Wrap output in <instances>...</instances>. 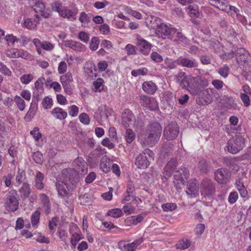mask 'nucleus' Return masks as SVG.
<instances>
[{
    "mask_svg": "<svg viewBox=\"0 0 251 251\" xmlns=\"http://www.w3.org/2000/svg\"><path fill=\"white\" fill-rule=\"evenodd\" d=\"M162 130V126L159 123L150 122L145 132L139 136L141 144L145 146L154 145L160 139Z\"/></svg>",
    "mask_w": 251,
    "mask_h": 251,
    "instance_id": "f257e3e1",
    "label": "nucleus"
},
{
    "mask_svg": "<svg viewBox=\"0 0 251 251\" xmlns=\"http://www.w3.org/2000/svg\"><path fill=\"white\" fill-rule=\"evenodd\" d=\"M245 142L244 136L236 135L227 141L226 148L229 153L234 154L243 150L245 146Z\"/></svg>",
    "mask_w": 251,
    "mask_h": 251,
    "instance_id": "f03ea898",
    "label": "nucleus"
},
{
    "mask_svg": "<svg viewBox=\"0 0 251 251\" xmlns=\"http://www.w3.org/2000/svg\"><path fill=\"white\" fill-rule=\"evenodd\" d=\"M17 195V191L14 190L9 191L5 195L4 205L7 211L14 212L18 209L19 203Z\"/></svg>",
    "mask_w": 251,
    "mask_h": 251,
    "instance_id": "7ed1b4c3",
    "label": "nucleus"
},
{
    "mask_svg": "<svg viewBox=\"0 0 251 251\" xmlns=\"http://www.w3.org/2000/svg\"><path fill=\"white\" fill-rule=\"evenodd\" d=\"M150 157H152L154 153L149 149H146L142 153H140L135 158V164L137 168L141 169L147 168L150 164V161L148 159L146 155Z\"/></svg>",
    "mask_w": 251,
    "mask_h": 251,
    "instance_id": "20e7f679",
    "label": "nucleus"
},
{
    "mask_svg": "<svg viewBox=\"0 0 251 251\" xmlns=\"http://www.w3.org/2000/svg\"><path fill=\"white\" fill-rule=\"evenodd\" d=\"M201 191L204 197H212L216 192L215 184L212 180L205 178L201 182Z\"/></svg>",
    "mask_w": 251,
    "mask_h": 251,
    "instance_id": "39448f33",
    "label": "nucleus"
},
{
    "mask_svg": "<svg viewBox=\"0 0 251 251\" xmlns=\"http://www.w3.org/2000/svg\"><path fill=\"white\" fill-rule=\"evenodd\" d=\"M179 133V127L176 122L168 124L164 129V136L168 140L175 139Z\"/></svg>",
    "mask_w": 251,
    "mask_h": 251,
    "instance_id": "423d86ee",
    "label": "nucleus"
},
{
    "mask_svg": "<svg viewBox=\"0 0 251 251\" xmlns=\"http://www.w3.org/2000/svg\"><path fill=\"white\" fill-rule=\"evenodd\" d=\"M176 28L168 25L166 24L163 23L161 26L156 29V33L157 35L164 39L169 38L171 39L174 33Z\"/></svg>",
    "mask_w": 251,
    "mask_h": 251,
    "instance_id": "0eeeda50",
    "label": "nucleus"
},
{
    "mask_svg": "<svg viewBox=\"0 0 251 251\" xmlns=\"http://www.w3.org/2000/svg\"><path fill=\"white\" fill-rule=\"evenodd\" d=\"M230 176L229 171L224 168L218 169L214 174L215 180L221 184H226L229 180Z\"/></svg>",
    "mask_w": 251,
    "mask_h": 251,
    "instance_id": "6e6552de",
    "label": "nucleus"
},
{
    "mask_svg": "<svg viewBox=\"0 0 251 251\" xmlns=\"http://www.w3.org/2000/svg\"><path fill=\"white\" fill-rule=\"evenodd\" d=\"M39 54H42V49L46 51H51L54 48L53 45L49 41L41 42L39 39L35 38L32 41Z\"/></svg>",
    "mask_w": 251,
    "mask_h": 251,
    "instance_id": "1a4fd4ad",
    "label": "nucleus"
},
{
    "mask_svg": "<svg viewBox=\"0 0 251 251\" xmlns=\"http://www.w3.org/2000/svg\"><path fill=\"white\" fill-rule=\"evenodd\" d=\"M134 119L135 116L129 109H125L122 113V123L125 127L127 128L132 126Z\"/></svg>",
    "mask_w": 251,
    "mask_h": 251,
    "instance_id": "9d476101",
    "label": "nucleus"
},
{
    "mask_svg": "<svg viewBox=\"0 0 251 251\" xmlns=\"http://www.w3.org/2000/svg\"><path fill=\"white\" fill-rule=\"evenodd\" d=\"M140 98L141 104L149 110H155L158 108V103L154 98L147 96H142Z\"/></svg>",
    "mask_w": 251,
    "mask_h": 251,
    "instance_id": "9b49d317",
    "label": "nucleus"
},
{
    "mask_svg": "<svg viewBox=\"0 0 251 251\" xmlns=\"http://www.w3.org/2000/svg\"><path fill=\"white\" fill-rule=\"evenodd\" d=\"M151 45L145 40H138L136 45V50L141 53L147 55L151 50Z\"/></svg>",
    "mask_w": 251,
    "mask_h": 251,
    "instance_id": "f8f14e48",
    "label": "nucleus"
},
{
    "mask_svg": "<svg viewBox=\"0 0 251 251\" xmlns=\"http://www.w3.org/2000/svg\"><path fill=\"white\" fill-rule=\"evenodd\" d=\"M187 190L186 192L189 197H195L199 190V183L198 180L196 179L190 180L187 184Z\"/></svg>",
    "mask_w": 251,
    "mask_h": 251,
    "instance_id": "ddd939ff",
    "label": "nucleus"
},
{
    "mask_svg": "<svg viewBox=\"0 0 251 251\" xmlns=\"http://www.w3.org/2000/svg\"><path fill=\"white\" fill-rule=\"evenodd\" d=\"M176 62L179 65L188 68H196L198 66V63L195 59L180 58L176 60Z\"/></svg>",
    "mask_w": 251,
    "mask_h": 251,
    "instance_id": "4468645a",
    "label": "nucleus"
},
{
    "mask_svg": "<svg viewBox=\"0 0 251 251\" xmlns=\"http://www.w3.org/2000/svg\"><path fill=\"white\" fill-rule=\"evenodd\" d=\"M177 165V159L174 158H172L164 168L165 175L167 177H170L172 173L176 170Z\"/></svg>",
    "mask_w": 251,
    "mask_h": 251,
    "instance_id": "2eb2a0df",
    "label": "nucleus"
},
{
    "mask_svg": "<svg viewBox=\"0 0 251 251\" xmlns=\"http://www.w3.org/2000/svg\"><path fill=\"white\" fill-rule=\"evenodd\" d=\"M58 195L62 198L68 196L69 194L67 183L61 181L56 182L55 184Z\"/></svg>",
    "mask_w": 251,
    "mask_h": 251,
    "instance_id": "dca6fc26",
    "label": "nucleus"
},
{
    "mask_svg": "<svg viewBox=\"0 0 251 251\" xmlns=\"http://www.w3.org/2000/svg\"><path fill=\"white\" fill-rule=\"evenodd\" d=\"M221 102L223 106L229 109H238V106L235 102L234 99L231 97L225 96L223 97Z\"/></svg>",
    "mask_w": 251,
    "mask_h": 251,
    "instance_id": "f3484780",
    "label": "nucleus"
},
{
    "mask_svg": "<svg viewBox=\"0 0 251 251\" xmlns=\"http://www.w3.org/2000/svg\"><path fill=\"white\" fill-rule=\"evenodd\" d=\"M63 44L64 46L70 48L77 51H82L85 50V46L80 42L72 40H66L64 41Z\"/></svg>",
    "mask_w": 251,
    "mask_h": 251,
    "instance_id": "a211bd4d",
    "label": "nucleus"
},
{
    "mask_svg": "<svg viewBox=\"0 0 251 251\" xmlns=\"http://www.w3.org/2000/svg\"><path fill=\"white\" fill-rule=\"evenodd\" d=\"M39 22V15L37 14L36 15V18L25 19L23 23V25L28 29H34Z\"/></svg>",
    "mask_w": 251,
    "mask_h": 251,
    "instance_id": "6ab92c4d",
    "label": "nucleus"
},
{
    "mask_svg": "<svg viewBox=\"0 0 251 251\" xmlns=\"http://www.w3.org/2000/svg\"><path fill=\"white\" fill-rule=\"evenodd\" d=\"M38 100H32L30 107L25 115L24 119L26 122H29L34 117L37 109V102Z\"/></svg>",
    "mask_w": 251,
    "mask_h": 251,
    "instance_id": "aec40b11",
    "label": "nucleus"
},
{
    "mask_svg": "<svg viewBox=\"0 0 251 251\" xmlns=\"http://www.w3.org/2000/svg\"><path fill=\"white\" fill-rule=\"evenodd\" d=\"M211 89L208 88L203 91L201 99L199 100L198 103L199 104H208L212 101L211 96Z\"/></svg>",
    "mask_w": 251,
    "mask_h": 251,
    "instance_id": "412c9836",
    "label": "nucleus"
},
{
    "mask_svg": "<svg viewBox=\"0 0 251 251\" xmlns=\"http://www.w3.org/2000/svg\"><path fill=\"white\" fill-rule=\"evenodd\" d=\"M142 88L145 92L152 95L157 90V87L156 84L151 81L144 82L142 84Z\"/></svg>",
    "mask_w": 251,
    "mask_h": 251,
    "instance_id": "4be33fe9",
    "label": "nucleus"
},
{
    "mask_svg": "<svg viewBox=\"0 0 251 251\" xmlns=\"http://www.w3.org/2000/svg\"><path fill=\"white\" fill-rule=\"evenodd\" d=\"M39 198L41 201L43 207L44 208L45 213L49 214L50 209V202L49 197L44 193L40 194Z\"/></svg>",
    "mask_w": 251,
    "mask_h": 251,
    "instance_id": "5701e85b",
    "label": "nucleus"
},
{
    "mask_svg": "<svg viewBox=\"0 0 251 251\" xmlns=\"http://www.w3.org/2000/svg\"><path fill=\"white\" fill-rule=\"evenodd\" d=\"M44 179V175L43 174L39 171H38L36 173L34 178V186L37 189L41 190L44 188V184L43 182Z\"/></svg>",
    "mask_w": 251,
    "mask_h": 251,
    "instance_id": "b1692460",
    "label": "nucleus"
},
{
    "mask_svg": "<svg viewBox=\"0 0 251 251\" xmlns=\"http://www.w3.org/2000/svg\"><path fill=\"white\" fill-rule=\"evenodd\" d=\"M186 180L180 175H174L173 183L175 187L177 190H181L185 185Z\"/></svg>",
    "mask_w": 251,
    "mask_h": 251,
    "instance_id": "393cba45",
    "label": "nucleus"
},
{
    "mask_svg": "<svg viewBox=\"0 0 251 251\" xmlns=\"http://www.w3.org/2000/svg\"><path fill=\"white\" fill-rule=\"evenodd\" d=\"M51 114L53 117L60 120L65 119L67 116V112L60 107L53 108L51 111Z\"/></svg>",
    "mask_w": 251,
    "mask_h": 251,
    "instance_id": "a878e982",
    "label": "nucleus"
},
{
    "mask_svg": "<svg viewBox=\"0 0 251 251\" xmlns=\"http://www.w3.org/2000/svg\"><path fill=\"white\" fill-rule=\"evenodd\" d=\"M188 90L193 95L198 94L199 90L198 82L196 81V77L190 76Z\"/></svg>",
    "mask_w": 251,
    "mask_h": 251,
    "instance_id": "bb28decb",
    "label": "nucleus"
},
{
    "mask_svg": "<svg viewBox=\"0 0 251 251\" xmlns=\"http://www.w3.org/2000/svg\"><path fill=\"white\" fill-rule=\"evenodd\" d=\"M32 8L36 13H41L42 16L47 17L46 13L45 12V5L43 2L40 1H36Z\"/></svg>",
    "mask_w": 251,
    "mask_h": 251,
    "instance_id": "cd10ccee",
    "label": "nucleus"
},
{
    "mask_svg": "<svg viewBox=\"0 0 251 251\" xmlns=\"http://www.w3.org/2000/svg\"><path fill=\"white\" fill-rule=\"evenodd\" d=\"M77 13V11H72L70 9L63 8L60 12V15L61 17L66 18H73L74 20L76 19V15Z\"/></svg>",
    "mask_w": 251,
    "mask_h": 251,
    "instance_id": "c85d7f7f",
    "label": "nucleus"
},
{
    "mask_svg": "<svg viewBox=\"0 0 251 251\" xmlns=\"http://www.w3.org/2000/svg\"><path fill=\"white\" fill-rule=\"evenodd\" d=\"M171 40L176 42H180L184 44H187L188 43V40L181 32L177 31L175 29L174 35L171 38Z\"/></svg>",
    "mask_w": 251,
    "mask_h": 251,
    "instance_id": "c756f323",
    "label": "nucleus"
},
{
    "mask_svg": "<svg viewBox=\"0 0 251 251\" xmlns=\"http://www.w3.org/2000/svg\"><path fill=\"white\" fill-rule=\"evenodd\" d=\"M19 192L23 199L28 198L31 193L29 185L27 183H23L22 187L19 190Z\"/></svg>",
    "mask_w": 251,
    "mask_h": 251,
    "instance_id": "7c9ffc66",
    "label": "nucleus"
},
{
    "mask_svg": "<svg viewBox=\"0 0 251 251\" xmlns=\"http://www.w3.org/2000/svg\"><path fill=\"white\" fill-rule=\"evenodd\" d=\"M111 162L109 159L103 157L100 161V170L105 173H108L110 169Z\"/></svg>",
    "mask_w": 251,
    "mask_h": 251,
    "instance_id": "2f4dec72",
    "label": "nucleus"
},
{
    "mask_svg": "<svg viewBox=\"0 0 251 251\" xmlns=\"http://www.w3.org/2000/svg\"><path fill=\"white\" fill-rule=\"evenodd\" d=\"M235 185L240 193V196L244 198H246L248 196V193L243 183L239 180L236 181Z\"/></svg>",
    "mask_w": 251,
    "mask_h": 251,
    "instance_id": "473e14b6",
    "label": "nucleus"
},
{
    "mask_svg": "<svg viewBox=\"0 0 251 251\" xmlns=\"http://www.w3.org/2000/svg\"><path fill=\"white\" fill-rule=\"evenodd\" d=\"M210 3L222 11H226L227 10V4L226 2L221 1L220 0H209Z\"/></svg>",
    "mask_w": 251,
    "mask_h": 251,
    "instance_id": "72a5a7b5",
    "label": "nucleus"
},
{
    "mask_svg": "<svg viewBox=\"0 0 251 251\" xmlns=\"http://www.w3.org/2000/svg\"><path fill=\"white\" fill-rule=\"evenodd\" d=\"M189 16L191 18H199L200 16V12L198 8L194 7L192 5H189L186 8Z\"/></svg>",
    "mask_w": 251,
    "mask_h": 251,
    "instance_id": "f704fd0d",
    "label": "nucleus"
},
{
    "mask_svg": "<svg viewBox=\"0 0 251 251\" xmlns=\"http://www.w3.org/2000/svg\"><path fill=\"white\" fill-rule=\"evenodd\" d=\"M91 16L90 14H86L84 12L80 13L79 21L81 23L82 26H86L90 22Z\"/></svg>",
    "mask_w": 251,
    "mask_h": 251,
    "instance_id": "c9c22d12",
    "label": "nucleus"
},
{
    "mask_svg": "<svg viewBox=\"0 0 251 251\" xmlns=\"http://www.w3.org/2000/svg\"><path fill=\"white\" fill-rule=\"evenodd\" d=\"M163 23H162V21L160 18L156 17H153L151 18L150 26L151 28L155 29L156 31V29H158Z\"/></svg>",
    "mask_w": 251,
    "mask_h": 251,
    "instance_id": "e433bc0d",
    "label": "nucleus"
},
{
    "mask_svg": "<svg viewBox=\"0 0 251 251\" xmlns=\"http://www.w3.org/2000/svg\"><path fill=\"white\" fill-rule=\"evenodd\" d=\"M104 81L101 78H98L93 83V89L95 92H101L103 89V83Z\"/></svg>",
    "mask_w": 251,
    "mask_h": 251,
    "instance_id": "4c0bfd02",
    "label": "nucleus"
},
{
    "mask_svg": "<svg viewBox=\"0 0 251 251\" xmlns=\"http://www.w3.org/2000/svg\"><path fill=\"white\" fill-rule=\"evenodd\" d=\"M210 163L205 159H201L199 163V168L202 173H206L210 169Z\"/></svg>",
    "mask_w": 251,
    "mask_h": 251,
    "instance_id": "58836bf2",
    "label": "nucleus"
},
{
    "mask_svg": "<svg viewBox=\"0 0 251 251\" xmlns=\"http://www.w3.org/2000/svg\"><path fill=\"white\" fill-rule=\"evenodd\" d=\"M119 247L123 251H135V250L134 245H131V243H127L124 241L119 242Z\"/></svg>",
    "mask_w": 251,
    "mask_h": 251,
    "instance_id": "ea45409f",
    "label": "nucleus"
},
{
    "mask_svg": "<svg viewBox=\"0 0 251 251\" xmlns=\"http://www.w3.org/2000/svg\"><path fill=\"white\" fill-rule=\"evenodd\" d=\"M148 212H145L137 215V216H131L130 219L128 220L130 223L134 225H137L141 222L144 218L147 215Z\"/></svg>",
    "mask_w": 251,
    "mask_h": 251,
    "instance_id": "a19ab883",
    "label": "nucleus"
},
{
    "mask_svg": "<svg viewBox=\"0 0 251 251\" xmlns=\"http://www.w3.org/2000/svg\"><path fill=\"white\" fill-rule=\"evenodd\" d=\"M125 138L127 143H131L135 138V134L132 129L127 128L125 135Z\"/></svg>",
    "mask_w": 251,
    "mask_h": 251,
    "instance_id": "79ce46f5",
    "label": "nucleus"
},
{
    "mask_svg": "<svg viewBox=\"0 0 251 251\" xmlns=\"http://www.w3.org/2000/svg\"><path fill=\"white\" fill-rule=\"evenodd\" d=\"M14 101L20 111H23L25 109V102L21 97L19 96H16L14 98Z\"/></svg>",
    "mask_w": 251,
    "mask_h": 251,
    "instance_id": "37998d69",
    "label": "nucleus"
},
{
    "mask_svg": "<svg viewBox=\"0 0 251 251\" xmlns=\"http://www.w3.org/2000/svg\"><path fill=\"white\" fill-rule=\"evenodd\" d=\"M60 80L62 85L70 84V82L73 81L72 74L69 72H67L60 77Z\"/></svg>",
    "mask_w": 251,
    "mask_h": 251,
    "instance_id": "c03bdc74",
    "label": "nucleus"
},
{
    "mask_svg": "<svg viewBox=\"0 0 251 251\" xmlns=\"http://www.w3.org/2000/svg\"><path fill=\"white\" fill-rule=\"evenodd\" d=\"M191 245L190 241L187 239H183L178 244H176V248L178 249L185 250L188 249Z\"/></svg>",
    "mask_w": 251,
    "mask_h": 251,
    "instance_id": "a18cd8bd",
    "label": "nucleus"
},
{
    "mask_svg": "<svg viewBox=\"0 0 251 251\" xmlns=\"http://www.w3.org/2000/svg\"><path fill=\"white\" fill-rule=\"evenodd\" d=\"M100 43V41L97 37H93L90 41L89 48L92 51L96 50L98 48V46Z\"/></svg>",
    "mask_w": 251,
    "mask_h": 251,
    "instance_id": "49530a36",
    "label": "nucleus"
},
{
    "mask_svg": "<svg viewBox=\"0 0 251 251\" xmlns=\"http://www.w3.org/2000/svg\"><path fill=\"white\" fill-rule=\"evenodd\" d=\"M176 175H180L185 179H187L189 176V171L188 169L185 167H181L176 171Z\"/></svg>",
    "mask_w": 251,
    "mask_h": 251,
    "instance_id": "de8ad7c7",
    "label": "nucleus"
},
{
    "mask_svg": "<svg viewBox=\"0 0 251 251\" xmlns=\"http://www.w3.org/2000/svg\"><path fill=\"white\" fill-rule=\"evenodd\" d=\"M196 81L198 82V88L199 87H206L208 85V82L207 79L203 76H196Z\"/></svg>",
    "mask_w": 251,
    "mask_h": 251,
    "instance_id": "09e8293b",
    "label": "nucleus"
},
{
    "mask_svg": "<svg viewBox=\"0 0 251 251\" xmlns=\"http://www.w3.org/2000/svg\"><path fill=\"white\" fill-rule=\"evenodd\" d=\"M107 215L114 218H117L122 215V211L119 208H115L109 210Z\"/></svg>",
    "mask_w": 251,
    "mask_h": 251,
    "instance_id": "8fccbe9b",
    "label": "nucleus"
},
{
    "mask_svg": "<svg viewBox=\"0 0 251 251\" xmlns=\"http://www.w3.org/2000/svg\"><path fill=\"white\" fill-rule=\"evenodd\" d=\"M237 156L236 157H225L223 159V162L227 166H232L238 162Z\"/></svg>",
    "mask_w": 251,
    "mask_h": 251,
    "instance_id": "3c124183",
    "label": "nucleus"
},
{
    "mask_svg": "<svg viewBox=\"0 0 251 251\" xmlns=\"http://www.w3.org/2000/svg\"><path fill=\"white\" fill-rule=\"evenodd\" d=\"M42 104L45 109H50L52 106V100L51 98L46 97L44 98Z\"/></svg>",
    "mask_w": 251,
    "mask_h": 251,
    "instance_id": "603ef678",
    "label": "nucleus"
},
{
    "mask_svg": "<svg viewBox=\"0 0 251 251\" xmlns=\"http://www.w3.org/2000/svg\"><path fill=\"white\" fill-rule=\"evenodd\" d=\"M162 208L164 211H173L177 208V205L175 203H166L162 205Z\"/></svg>",
    "mask_w": 251,
    "mask_h": 251,
    "instance_id": "864d4df0",
    "label": "nucleus"
},
{
    "mask_svg": "<svg viewBox=\"0 0 251 251\" xmlns=\"http://www.w3.org/2000/svg\"><path fill=\"white\" fill-rule=\"evenodd\" d=\"M78 38L81 41L87 44L89 41V34L85 31H80L78 34Z\"/></svg>",
    "mask_w": 251,
    "mask_h": 251,
    "instance_id": "5fc2aeb1",
    "label": "nucleus"
},
{
    "mask_svg": "<svg viewBox=\"0 0 251 251\" xmlns=\"http://www.w3.org/2000/svg\"><path fill=\"white\" fill-rule=\"evenodd\" d=\"M4 38L9 46H13L15 43H17L18 38L13 34L7 35Z\"/></svg>",
    "mask_w": 251,
    "mask_h": 251,
    "instance_id": "6e6d98bb",
    "label": "nucleus"
},
{
    "mask_svg": "<svg viewBox=\"0 0 251 251\" xmlns=\"http://www.w3.org/2000/svg\"><path fill=\"white\" fill-rule=\"evenodd\" d=\"M33 159L36 163L41 164L43 162V154L39 151L34 152L33 154Z\"/></svg>",
    "mask_w": 251,
    "mask_h": 251,
    "instance_id": "4d7b16f0",
    "label": "nucleus"
},
{
    "mask_svg": "<svg viewBox=\"0 0 251 251\" xmlns=\"http://www.w3.org/2000/svg\"><path fill=\"white\" fill-rule=\"evenodd\" d=\"M229 68L225 65L223 67L220 68L218 70L219 74L223 77L226 78L229 74Z\"/></svg>",
    "mask_w": 251,
    "mask_h": 251,
    "instance_id": "13d9d810",
    "label": "nucleus"
},
{
    "mask_svg": "<svg viewBox=\"0 0 251 251\" xmlns=\"http://www.w3.org/2000/svg\"><path fill=\"white\" fill-rule=\"evenodd\" d=\"M147 71L148 70L146 68H143L137 70H132L131 71V75L135 77L140 75H144L147 74Z\"/></svg>",
    "mask_w": 251,
    "mask_h": 251,
    "instance_id": "bf43d9fd",
    "label": "nucleus"
},
{
    "mask_svg": "<svg viewBox=\"0 0 251 251\" xmlns=\"http://www.w3.org/2000/svg\"><path fill=\"white\" fill-rule=\"evenodd\" d=\"M40 216V212L36 210L35 211L31 216V223L33 226L36 225L39 222Z\"/></svg>",
    "mask_w": 251,
    "mask_h": 251,
    "instance_id": "052dcab7",
    "label": "nucleus"
},
{
    "mask_svg": "<svg viewBox=\"0 0 251 251\" xmlns=\"http://www.w3.org/2000/svg\"><path fill=\"white\" fill-rule=\"evenodd\" d=\"M33 78V75L30 74L23 75L21 76L20 80L23 84H28Z\"/></svg>",
    "mask_w": 251,
    "mask_h": 251,
    "instance_id": "680f3d73",
    "label": "nucleus"
},
{
    "mask_svg": "<svg viewBox=\"0 0 251 251\" xmlns=\"http://www.w3.org/2000/svg\"><path fill=\"white\" fill-rule=\"evenodd\" d=\"M238 199V195L237 192L234 191L231 192L228 198V202L230 204L234 203Z\"/></svg>",
    "mask_w": 251,
    "mask_h": 251,
    "instance_id": "e2e57ef3",
    "label": "nucleus"
},
{
    "mask_svg": "<svg viewBox=\"0 0 251 251\" xmlns=\"http://www.w3.org/2000/svg\"><path fill=\"white\" fill-rule=\"evenodd\" d=\"M79 120L81 123L85 125H88L90 123V119L88 115L85 113H81L79 116Z\"/></svg>",
    "mask_w": 251,
    "mask_h": 251,
    "instance_id": "0e129e2a",
    "label": "nucleus"
},
{
    "mask_svg": "<svg viewBox=\"0 0 251 251\" xmlns=\"http://www.w3.org/2000/svg\"><path fill=\"white\" fill-rule=\"evenodd\" d=\"M0 72L8 76L11 75V72L10 70L1 62H0Z\"/></svg>",
    "mask_w": 251,
    "mask_h": 251,
    "instance_id": "69168bd1",
    "label": "nucleus"
},
{
    "mask_svg": "<svg viewBox=\"0 0 251 251\" xmlns=\"http://www.w3.org/2000/svg\"><path fill=\"white\" fill-rule=\"evenodd\" d=\"M132 126L136 129H138L142 128L144 126V124L143 121L141 119L139 118H135Z\"/></svg>",
    "mask_w": 251,
    "mask_h": 251,
    "instance_id": "338daca9",
    "label": "nucleus"
},
{
    "mask_svg": "<svg viewBox=\"0 0 251 251\" xmlns=\"http://www.w3.org/2000/svg\"><path fill=\"white\" fill-rule=\"evenodd\" d=\"M151 59L156 62H161L163 60V57L157 52H152L151 55Z\"/></svg>",
    "mask_w": 251,
    "mask_h": 251,
    "instance_id": "774afa93",
    "label": "nucleus"
}]
</instances>
